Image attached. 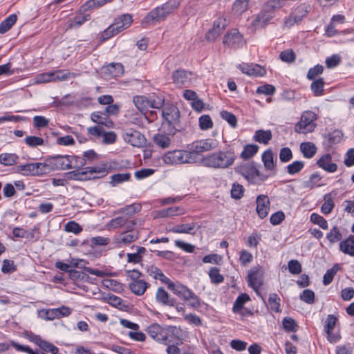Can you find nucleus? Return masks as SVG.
<instances>
[{"mask_svg":"<svg viewBox=\"0 0 354 354\" xmlns=\"http://www.w3.org/2000/svg\"><path fill=\"white\" fill-rule=\"evenodd\" d=\"M184 209L180 207H171L163 209L158 212V216L160 218H166L184 214Z\"/></svg>","mask_w":354,"mask_h":354,"instance_id":"7c9ffc66","label":"nucleus"},{"mask_svg":"<svg viewBox=\"0 0 354 354\" xmlns=\"http://www.w3.org/2000/svg\"><path fill=\"white\" fill-rule=\"evenodd\" d=\"M148 334L159 342H165L168 339L167 330L158 324H153L147 328Z\"/></svg>","mask_w":354,"mask_h":354,"instance_id":"dca6fc26","label":"nucleus"},{"mask_svg":"<svg viewBox=\"0 0 354 354\" xmlns=\"http://www.w3.org/2000/svg\"><path fill=\"white\" fill-rule=\"evenodd\" d=\"M317 120L316 114L311 111H304L295 126V131L298 133H308L313 132L316 127L315 121Z\"/></svg>","mask_w":354,"mask_h":354,"instance_id":"423d86ee","label":"nucleus"},{"mask_svg":"<svg viewBox=\"0 0 354 354\" xmlns=\"http://www.w3.org/2000/svg\"><path fill=\"white\" fill-rule=\"evenodd\" d=\"M326 239L330 243H335L342 239V235L337 226H334L326 234Z\"/></svg>","mask_w":354,"mask_h":354,"instance_id":"49530a36","label":"nucleus"},{"mask_svg":"<svg viewBox=\"0 0 354 354\" xmlns=\"http://www.w3.org/2000/svg\"><path fill=\"white\" fill-rule=\"evenodd\" d=\"M38 317L45 320H53L55 319V308L38 310Z\"/></svg>","mask_w":354,"mask_h":354,"instance_id":"052dcab7","label":"nucleus"},{"mask_svg":"<svg viewBox=\"0 0 354 354\" xmlns=\"http://www.w3.org/2000/svg\"><path fill=\"white\" fill-rule=\"evenodd\" d=\"M141 209L142 205L140 203H133L120 208L118 212L120 214H126L128 216H131L137 212H139Z\"/></svg>","mask_w":354,"mask_h":354,"instance_id":"a19ab883","label":"nucleus"},{"mask_svg":"<svg viewBox=\"0 0 354 354\" xmlns=\"http://www.w3.org/2000/svg\"><path fill=\"white\" fill-rule=\"evenodd\" d=\"M184 150H174L167 151L162 156L165 164H183Z\"/></svg>","mask_w":354,"mask_h":354,"instance_id":"a211bd4d","label":"nucleus"},{"mask_svg":"<svg viewBox=\"0 0 354 354\" xmlns=\"http://www.w3.org/2000/svg\"><path fill=\"white\" fill-rule=\"evenodd\" d=\"M221 116L223 120H226L232 127L235 128L236 127L237 120L232 113L227 111H222L221 112Z\"/></svg>","mask_w":354,"mask_h":354,"instance_id":"13d9d810","label":"nucleus"},{"mask_svg":"<svg viewBox=\"0 0 354 354\" xmlns=\"http://www.w3.org/2000/svg\"><path fill=\"white\" fill-rule=\"evenodd\" d=\"M213 126L212 120L209 115H203L199 118V127L203 130H207Z\"/></svg>","mask_w":354,"mask_h":354,"instance_id":"e2e57ef3","label":"nucleus"},{"mask_svg":"<svg viewBox=\"0 0 354 354\" xmlns=\"http://www.w3.org/2000/svg\"><path fill=\"white\" fill-rule=\"evenodd\" d=\"M105 70L106 73L114 77H120L124 73V66L121 63H111L106 66Z\"/></svg>","mask_w":354,"mask_h":354,"instance_id":"c756f323","label":"nucleus"},{"mask_svg":"<svg viewBox=\"0 0 354 354\" xmlns=\"http://www.w3.org/2000/svg\"><path fill=\"white\" fill-rule=\"evenodd\" d=\"M64 230L68 232L77 234L82 231V227L75 221H69L64 225Z\"/></svg>","mask_w":354,"mask_h":354,"instance_id":"774afa93","label":"nucleus"},{"mask_svg":"<svg viewBox=\"0 0 354 354\" xmlns=\"http://www.w3.org/2000/svg\"><path fill=\"white\" fill-rule=\"evenodd\" d=\"M339 250L346 254L354 257V236L350 235L339 243Z\"/></svg>","mask_w":354,"mask_h":354,"instance_id":"bb28decb","label":"nucleus"},{"mask_svg":"<svg viewBox=\"0 0 354 354\" xmlns=\"http://www.w3.org/2000/svg\"><path fill=\"white\" fill-rule=\"evenodd\" d=\"M271 139L272 132L270 130H257L254 136V140L256 142L265 145L268 144Z\"/></svg>","mask_w":354,"mask_h":354,"instance_id":"473e14b6","label":"nucleus"},{"mask_svg":"<svg viewBox=\"0 0 354 354\" xmlns=\"http://www.w3.org/2000/svg\"><path fill=\"white\" fill-rule=\"evenodd\" d=\"M149 286L150 284L142 279L131 281L129 284L131 291L138 296L142 295Z\"/></svg>","mask_w":354,"mask_h":354,"instance_id":"393cba45","label":"nucleus"},{"mask_svg":"<svg viewBox=\"0 0 354 354\" xmlns=\"http://www.w3.org/2000/svg\"><path fill=\"white\" fill-rule=\"evenodd\" d=\"M324 86V82L322 78L314 80L310 85L311 90L315 96H320L323 95Z\"/></svg>","mask_w":354,"mask_h":354,"instance_id":"79ce46f5","label":"nucleus"},{"mask_svg":"<svg viewBox=\"0 0 354 354\" xmlns=\"http://www.w3.org/2000/svg\"><path fill=\"white\" fill-rule=\"evenodd\" d=\"M103 5H104V1H102V0H88L80 7V12H86Z\"/></svg>","mask_w":354,"mask_h":354,"instance_id":"603ef678","label":"nucleus"},{"mask_svg":"<svg viewBox=\"0 0 354 354\" xmlns=\"http://www.w3.org/2000/svg\"><path fill=\"white\" fill-rule=\"evenodd\" d=\"M91 119L93 122L100 126H104L106 128H113L114 127V122L103 111L92 113Z\"/></svg>","mask_w":354,"mask_h":354,"instance_id":"aec40b11","label":"nucleus"},{"mask_svg":"<svg viewBox=\"0 0 354 354\" xmlns=\"http://www.w3.org/2000/svg\"><path fill=\"white\" fill-rule=\"evenodd\" d=\"M236 159L232 149L218 151L201 159L204 166L214 169H226L232 166Z\"/></svg>","mask_w":354,"mask_h":354,"instance_id":"f257e3e1","label":"nucleus"},{"mask_svg":"<svg viewBox=\"0 0 354 354\" xmlns=\"http://www.w3.org/2000/svg\"><path fill=\"white\" fill-rule=\"evenodd\" d=\"M300 150L305 158H311L316 153L317 147L313 142H305L300 144Z\"/></svg>","mask_w":354,"mask_h":354,"instance_id":"c85d7f7f","label":"nucleus"},{"mask_svg":"<svg viewBox=\"0 0 354 354\" xmlns=\"http://www.w3.org/2000/svg\"><path fill=\"white\" fill-rule=\"evenodd\" d=\"M283 326L287 332H295L297 324L295 321L290 317H285L282 321Z\"/></svg>","mask_w":354,"mask_h":354,"instance_id":"bf43d9fd","label":"nucleus"},{"mask_svg":"<svg viewBox=\"0 0 354 354\" xmlns=\"http://www.w3.org/2000/svg\"><path fill=\"white\" fill-rule=\"evenodd\" d=\"M133 21L132 17L129 14H124L118 17L115 19L113 27L115 30L116 32L119 33L123 30L130 26Z\"/></svg>","mask_w":354,"mask_h":354,"instance_id":"4be33fe9","label":"nucleus"},{"mask_svg":"<svg viewBox=\"0 0 354 354\" xmlns=\"http://www.w3.org/2000/svg\"><path fill=\"white\" fill-rule=\"evenodd\" d=\"M209 276L212 283L218 284L224 281V277L219 273V269L213 267L209 270Z\"/></svg>","mask_w":354,"mask_h":354,"instance_id":"864d4df0","label":"nucleus"},{"mask_svg":"<svg viewBox=\"0 0 354 354\" xmlns=\"http://www.w3.org/2000/svg\"><path fill=\"white\" fill-rule=\"evenodd\" d=\"M340 266L336 263L330 269L328 270L324 275L323 283L325 286L330 284L332 282L334 276L336 274L338 270H340Z\"/></svg>","mask_w":354,"mask_h":354,"instance_id":"ea45409f","label":"nucleus"},{"mask_svg":"<svg viewBox=\"0 0 354 354\" xmlns=\"http://www.w3.org/2000/svg\"><path fill=\"white\" fill-rule=\"evenodd\" d=\"M17 172L24 176H41L49 173L44 162L28 163L16 167Z\"/></svg>","mask_w":354,"mask_h":354,"instance_id":"1a4fd4ad","label":"nucleus"},{"mask_svg":"<svg viewBox=\"0 0 354 354\" xmlns=\"http://www.w3.org/2000/svg\"><path fill=\"white\" fill-rule=\"evenodd\" d=\"M109 173V168L106 164L100 166L86 167L84 171L75 170L67 173L68 179L76 180H87L97 179L106 176Z\"/></svg>","mask_w":354,"mask_h":354,"instance_id":"f03ea898","label":"nucleus"},{"mask_svg":"<svg viewBox=\"0 0 354 354\" xmlns=\"http://www.w3.org/2000/svg\"><path fill=\"white\" fill-rule=\"evenodd\" d=\"M155 299L158 304L163 306H174L175 304V298L171 297L162 287L157 289Z\"/></svg>","mask_w":354,"mask_h":354,"instance_id":"6ab92c4d","label":"nucleus"},{"mask_svg":"<svg viewBox=\"0 0 354 354\" xmlns=\"http://www.w3.org/2000/svg\"><path fill=\"white\" fill-rule=\"evenodd\" d=\"M289 272L292 274H298L301 272V265L297 260H290L288 263Z\"/></svg>","mask_w":354,"mask_h":354,"instance_id":"69168bd1","label":"nucleus"},{"mask_svg":"<svg viewBox=\"0 0 354 354\" xmlns=\"http://www.w3.org/2000/svg\"><path fill=\"white\" fill-rule=\"evenodd\" d=\"M19 156L15 153H4L0 154V163L6 166L15 165L18 162Z\"/></svg>","mask_w":354,"mask_h":354,"instance_id":"72a5a7b5","label":"nucleus"},{"mask_svg":"<svg viewBox=\"0 0 354 354\" xmlns=\"http://www.w3.org/2000/svg\"><path fill=\"white\" fill-rule=\"evenodd\" d=\"M138 237V231L124 232L117 238V243L118 244L127 245L137 240Z\"/></svg>","mask_w":354,"mask_h":354,"instance_id":"a878e982","label":"nucleus"},{"mask_svg":"<svg viewBox=\"0 0 354 354\" xmlns=\"http://www.w3.org/2000/svg\"><path fill=\"white\" fill-rule=\"evenodd\" d=\"M274 155L272 149H267L263 153L261 159L267 170L272 171L275 169L276 161H274Z\"/></svg>","mask_w":354,"mask_h":354,"instance_id":"cd10ccee","label":"nucleus"},{"mask_svg":"<svg viewBox=\"0 0 354 354\" xmlns=\"http://www.w3.org/2000/svg\"><path fill=\"white\" fill-rule=\"evenodd\" d=\"M194 227L195 225L193 223L181 224L173 227L171 231L174 233L192 234V231L194 229Z\"/></svg>","mask_w":354,"mask_h":354,"instance_id":"c03bdc74","label":"nucleus"},{"mask_svg":"<svg viewBox=\"0 0 354 354\" xmlns=\"http://www.w3.org/2000/svg\"><path fill=\"white\" fill-rule=\"evenodd\" d=\"M250 300V297L248 294L243 293L240 295L235 300L233 305V311L234 313L239 312L243 307V305Z\"/></svg>","mask_w":354,"mask_h":354,"instance_id":"37998d69","label":"nucleus"},{"mask_svg":"<svg viewBox=\"0 0 354 354\" xmlns=\"http://www.w3.org/2000/svg\"><path fill=\"white\" fill-rule=\"evenodd\" d=\"M111 180L109 182L110 185L112 187L116 186L118 184L122 183L123 182L129 181L131 179V174L125 173V174H115L112 175L111 177Z\"/></svg>","mask_w":354,"mask_h":354,"instance_id":"58836bf2","label":"nucleus"},{"mask_svg":"<svg viewBox=\"0 0 354 354\" xmlns=\"http://www.w3.org/2000/svg\"><path fill=\"white\" fill-rule=\"evenodd\" d=\"M236 171L241 174L248 182L256 185L261 184L268 178V176L261 173L254 162L237 167Z\"/></svg>","mask_w":354,"mask_h":354,"instance_id":"20e7f679","label":"nucleus"},{"mask_svg":"<svg viewBox=\"0 0 354 354\" xmlns=\"http://www.w3.org/2000/svg\"><path fill=\"white\" fill-rule=\"evenodd\" d=\"M181 0H169L167 2L161 6V9L164 10L165 15L167 17L170 14L173 13L174 10L178 9Z\"/></svg>","mask_w":354,"mask_h":354,"instance_id":"e433bc0d","label":"nucleus"},{"mask_svg":"<svg viewBox=\"0 0 354 354\" xmlns=\"http://www.w3.org/2000/svg\"><path fill=\"white\" fill-rule=\"evenodd\" d=\"M304 167V162L301 160H296L286 167V171L289 174L295 175L300 172Z\"/></svg>","mask_w":354,"mask_h":354,"instance_id":"a18cd8bd","label":"nucleus"},{"mask_svg":"<svg viewBox=\"0 0 354 354\" xmlns=\"http://www.w3.org/2000/svg\"><path fill=\"white\" fill-rule=\"evenodd\" d=\"M317 165L324 170L333 173L337 171V165L332 162V157L329 153H325L317 160Z\"/></svg>","mask_w":354,"mask_h":354,"instance_id":"412c9836","label":"nucleus"},{"mask_svg":"<svg viewBox=\"0 0 354 354\" xmlns=\"http://www.w3.org/2000/svg\"><path fill=\"white\" fill-rule=\"evenodd\" d=\"M310 220L313 223L318 225L323 230L328 229V223L326 220L319 214L313 213L310 215Z\"/></svg>","mask_w":354,"mask_h":354,"instance_id":"3c124183","label":"nucleus"},{"mask_svg":"<svg viewBox=\"0 0 354 354\" xmlns=\"http://www.w3.org/2000/svg\"><path fill=\"white\" fill-rule=\"evenodd\" d=\"M283 6V0H270L266 2L262 10L252 21L255 27H263L274 16V12Z\"/></svg>","mask_w":354,"mask_h":354,"instance_id":"7ed1b4c3","label":"nucleus"},{"mask_svg":"<svg viewBox=\"0 0 354 354\" xmlns=\"http://www.w3.org/2000/svg\"><path fill=\"white\" fill-rule=\"evenodd\" d=\"M223 44L227 48L237 49L245 45V40L238 29L233 28L224 35Z\"/></svg>","mask_w":354,"mask_h":354,"instance_id":"6e6552de","label":"nucleus"},{"mask_svg":"<svg viewBox=\"0 0 354 354\" xmlns=\"http://www.w3.org/2000/svg\"><path fill=\"white\" fill-rule=\"evenodd\" d=\"M280 298L276 293L270 294L268 300L270 309L276 313L280 312Z\"/></svg>","mask_w":354,"mask_h":354,"instance_id":"de8ad7c7","label":"nucleus"},{"mask_svg":"<svg viewBox=\"0 0 354 354\" xmlns=\"http://www.w3.org/2000/svg\"><path fill=\"white\" fill-rule=\"evenodd\" d=\"M46 169H49V173L53 170L68 169L72 168L73 161L70 156L57 155L50 157L44 162Z\"/></svg>","mask_w":354,"mask_h":354,"instance_id":"0eeeda50","label":"nucleus"},{"mask_svg":"<svg viewBox=\"0 0 354 354\" xmlns=\"http://www.w3.org/2000/svg\"><path fill=\"white\" fill-rule=\"evenodd\" d=\"M248 8V1L247 0H236L233 4L232 10L237 15H241Z\"/></svg>","mask_w":354,"mask_h":354,"instance_id":"09e8293b","label":"nucleus"},{"mask_svg":"<svg viewBox=\"0 0 354 354\" xmlns=\"http://www.w3.org/2000/svg\"><path fill=\"white\" fill-rule=\"evenodd\" d=\"M153 141L156 145L162 149L168 148L171 145L170 138L162 133L155 134L153 137Z\"/></svg>","mask_w":354,"mask_h":354,"instance_id":"2f4dec72","label":"nucleus"},{"mask_svg":"<svg viewBox=\"0 0 354 354\" xmlns=\"http://www.w3.org/2000/svg\"><path fill=\"white\" fill-rule=\"evenodd\" d=\"M218 142L213 139H204L194 141L188 145V149L198 155L203 152L211 151L218 147Z\"/></svg>","mask_w":354,"mask_h":354,"instance_id":"9b49d317","label":"nucleus"},{"mask_svg":"<svg viewBox=\"0 0 354 354\" xmlns=\"http://www.w3.org/2000/svg\"><path fill=\"white\" fill-rule=\"evenodd\" d=\"M39 347L44 351L48 352L52 354H57L59 351V349L57 346L53 345L52 343L44 339H42Z\"/></svg>","mask_w":354,"mask_h":354,"instance_id":"0e129e2a","label":"nucleus"},{"mask_svg":"<svg viewBox=\"0 0 354 354\" xmlns=\"http://www.w3.org/2000/svg\"><path fill=\"white\" fill-rule=\"evenodd\" d=\"M84 12H79L73 18H70L68 21L67 29L77 28L81 26L84 22L91 19L89 14H84Z\"/></svg>","mask_w":354,"mask_h":354,"instance_id":"5701e85b","label":"nucleus"},{"mask_svg":"<svg viewBox=\"0 0 354 354\" xmlns=\"http://www.w3.org/2000/svg\"><path fill=\"white\" fill-rule=\"evenodd\" d=\"M244 188L239 183H234L231 189V196L234 199H240L243 197Z\"/></svg>","mask_w":354,"mask_h":354,"instance_id":"680f3d73","label":"nucleus"},{"mask_svg":"<svg viewBox=\"0 0 354 354\" xmlns=\"http://www.w3.org/2000/svg\"><path fill=\"white\" fill-rule=\"evenodd\" d=\"M171 288L169 289L174 295L180 298H182L184 301L189 299V296L192 292L186 286H184L179 282L170 284Z\"/></svg>","mask_w":354,"mask_h":354,"instance_id":"b1692460","label":"nucleus"},{"mask_svg":"<svg viewBox=\"0 0 354 354\" xmlns=\"http://www.w3.org/2000/svg\"><path fill=\"white\" fill-rule=\"evenodd\" d=\"M192 73L183 69H178L173 73L172 77L175 84L179 87H188L192 84Z\"/></svg>","mask_w":354,"mask_h":354,"instance_id":"2eb2a0df","label":"nucleus"},{"mask_svg":"<svg viewBox=\"0 0 354 354\" xmlns=\"http://www.w3.org/2000/svg\"><path fill=\"white\" fill-rule=\"evenodd\" d=\"M164 10L161 9V6L156 7L151 10L142 20V26L147 28L156 23H160L167 18Z\"/></svg>","mask_w":354,"mask_h":354,"instance_id":"f8f14e48","label":"nucleus"},{"mask_svg":"<svg viewBox=\"0 0 354 354\" xmlns=\"http://www.w3.org/2000/svg\"><path fill=\"white\" fill-rule=\"evenodd\" d=\"M25 143L30 147H36L37 146L43 145L44 140L41 137L37 136H27L25 140Z\"/></svg>","mask_w":354,"mask_h":354,"instance_id":"4d7b16f0","label":"nucleus"},{"mask_svg":"<svg viewBox=\"0 0 354 354\" xmlns=\"http://www.w3.org/2000/svg\"><path fill=\"white\" fill-rule=\"evenodd\" d=\"M52 76L53 82L66 80L71 77H75V75L73 73H70L67 70H57L52 71Z\"/></svg>","mask_w":354,"mask_h":354,"instance_id":"c9c22d12","label":"nucleus"},{"mask_svg":"<svg viewBox=\"0 0 354 354\" xmlns=\"http://www.w3.org/2000/svg\"><path fill=\"white\" fill-rule=\"evenodd\" d=\"M300 299L309 304H313L315 301V293L310 289H306L301 294Z\"/></svg>","mask_w":354,"mask_h":354,"instance_id":"338daca9","label":"nucleus"},{"mask_svg":"<svg viewBox=\"0 0 354 354\" xmlns=\"http://www.w3.org/2000/svg\"><path fill=\"white\" fill-rule=\"evenodd\" d=\"M248 286L259 293V289L263 283V272L259 266L252 267L248 272Z\"/></svg>","mask_w":354,"mask_h":354,"instance_id":"9d476101","label":"nucleus"},{"mask_svg":"<svg viewBox=\"0 0 354 354\" xmlns=\"http://www.w3.org/2000/svg\"><path fill=\"white\" fill-rule=\"evenodd\" d=\"M257 208L256 211L258 216L261 218H266L268 214L270 209V201L268 196L259 195L256 199Z\"/></svg>","mask_w":354,"mask_h":354,"instance_id":"f3484780","label":"nucleus"},{"mask_svg":"<svg viewBox=\"0 0 354 354\" xmlns=\"http://www.w3.org/2000/svg\"><path fill=\"white\" fill-rule=\"evenodd\" d=\"M185 301L187 302V305L195 309H198L201 306L202 301L201 299L192 291L189 296V299Z\"/></svg>","mask_w":354,"mask_h":354,"instance_id":"6e6d98bb","label":"nucleus"},{"mask_svg":"<svg viewBox=\"0 0 354 354\" xmlns=\"http://www.w3.org/2000/svg\"><path fill=\"white\" fill-rule=\"evenodd\" d=\"M124 138L126 142L136 147H141L146 143V139L144 135L140 131L132 129L125 132Z\"/></svg>","mask_w":354,"mask_h":354,"instance_id":"ddd939ff","label":"nucleus"},{"mask_svg":"<svg viewBox=\"0 0 354 354\" xmlns=\"http://www.w3.org/2000/svg\"><path fill=\"white\" fill-rule=\"evenodd\" d=\"M225 19L218 18L213 25V27L207 32L206 39L209 41H214L224 31L227 26Z\"/></svg>","mask_w":354,"mask_h":354,"instance_id":"4468645a","label":"nucleus"},{"mask_svg":"<svg viewBox=\"0 0 354 354\" xmlns=\"http://www.w3.org/2000/svg\"><path fill=\"white\" fill-rule=\"evenodd\" d=\"M259 147L257 145H246L241 153L243 160H248L253 157L258 151Z\"/></svg>","mask_w":354,"mask_h":354,"instance_id":"4c0bfd02","label":"nucleus"},{"mask_svg":"<svg viewBox=\"0 0 354 354\" xmlns=\"http://www.w3.org/2000/svg\"><path fill=\"white\" fill-rule=\"evenodd\" d=\"M183 163H196L199 161V155L192 150H184Z\"/></svg>","mask_w":354,"mask_h":354,"instance_id":"5fc2aeb1","label":"nucleus"},{"mask_svg":"<svg viewBox=\"0 0 354 354\" xmlns=\"http://www.w3.org/2000/svg\"><path fill=\"white\" fill-rule=\"evenodd\" d=\"M334 205V202L330 194H326L324 196V203L322 204L321 207L322 213L324 214H330L332 212Z\"/></svg>","mask_w":354,"mask_h":354,"instance_id":"8fccbe9b","label":"nucleus"},{"mask_svg":"<svg viewBox=\"0 0 354 354\" xmlns=\"http://www.w3.org/2000/svg\"><path fill=\"white\" fill-rule=\"evenodd\" d=\"M162 115L164 120L168 123V131L170 135H174L176 129L175 124L179 122L180 111L178 108L173 104L167 103L162 109Z\"/></svg>","mask_w":354,"mask_h":354,"instance_id":"39448f33","label":"nucleus"},{"mask_svg":"<svg viewBox=\"0 0 354 354\" xmlns=\"http://www.w3.org/2000/svg\"><path fill=\"white\" fill-rule=\"evenodd\" d=\"M17 17L16 15H10L0 24V33L3 34L8 32L16 23Z\"/></svg>","mask_w":354,"mask_h":354,"instance_id":"f704fd0d","label":"nucleus"}]
</instances>
